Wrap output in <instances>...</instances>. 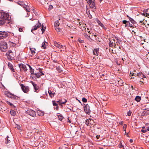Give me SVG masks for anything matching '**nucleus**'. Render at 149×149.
Listing matches in <instances>:
<instances>
[{
    "mask_svg": "<svg viewBox=\"0 0 149 149\" xmlns=\"http://www.w3.org/2000/svg\"><path fill=\"white\" fill-rule=\"evenodd\" d=\"M127 17H128L130 21L131 22V23L132 24H134L135 23V21L132 18L130 17L128 15H127Z\"/></svg>",
    "mask_w": 149,
    "mask_h": 149,
    "instance_id": "5701e85b",
    "label": "nucleus"
},
{
    "mask_svg": "<svg viewBox=\"0 0 149 149\" xmlns=\"http://www.w3.org/2000/svg\"><path fill=\"white\" fill-rule=\"evenodd\" d=\"M34 74L38 78H39L40 77V74H39L38 73H36Z\"/></svg>",
    "mask_w": 149,
    "mask_h": 149,
    "instance_id": "ea45409f",
    "label": "nucleus"
},
{
    "mask_svg": "<svg viewBox=\"0 0 149 149\" xmlns=\"http://www.w3.org/2000/svg\"><path fill=\"white\" fill-rule=\"evenodd\" d=\"M94 2V0H88L87 1V2L89 4H91L92 3Z\"/></svg>",
    "mask_w": 149,
    "mask_h": 149,
    "instance_id": "58836bf2",
    "label": "nucleus"
},
{
    "mask_svg": "<svg viewBox=\"0 0 149 149\" xmlns=\"http://www.w3.org/2000/svg\"><path fill=\"white\" fill-rule=\"evenodd\" d=\"M26 113L33 117H35L36 116L35 112L31 110H28L26 111Z\"/></svg>",
    "mask_w": 149,
    "mask_h": 149,
    "instance_id": "39448f33",
    "label": "nucleus"
},
{
    "mask_svg": "<svg viewBox=\"0 0 149 149\" xmlns=\"http://www.w3.org/2000/svg\"><path fill=\"white\" fill-rule=\"evenodd\" d=\"M131 112L130 111H128L127 113V115L129 116H130V115H131Z\"/></svg>",
    "mask_w": 149,
    "mask_h": 149,
    "instance_id": "09e8293b",
    "label": "nucleus"
},
{
    "mask_svg": "<svg viewBox=\"0 0 149 149\" xmlns=\"http://www.w3.org/2000/svg\"><path fill=\"white\" fill-rule=\"evenodd\" d=\"M90 118H89V119H87L86 120V122H85V124L87 125V126H88L90 124Z\"/></svg>",
    "mask_w": 149,
    "mask_h": 149,
    "instance_id": "7c9ffc66",
    "label": "nucleus"
},
{
    "mask_svg": "<svg viewBox=\"0 0 149 149\" xmlns=\"http://www.w3.org/2000/svg\"><path fill=\"white\" fill-rule=\"evenodd\" d=\"M145 19L142 16L140 17L137 20V21L139 22L138 23H141L144 21Z\"/></svg>",
    "mask_w": 149,
    "mask_h": 149,
    "instance_id": "f8f14e48",
    "label": "nucleus"
},
{
    "mask_svg": "<svg viewBox=\"0 0 149 149\" xmlns=\"http://www.w3.org/2000/svg\"><path fill=\"white\" fill-rule=\"evenodd\" d=\"M7 103L8 104L10 105V106L12 107L13 109L15 107V106H14L12 103H11L10 102L8 101L7 102Z\"/></svg>",
    "mask_w": 149,
    "mask_h": 149,
    "instance_id": "2f4dec72",
    "label": "nucleus"
},
{
    "mask_svg": "<svg viewBox=\"0 0 149 149\" xmlns=\"http://www.w3.org/2000/svg\"><path fill=\"white\" fill-rule=\"evenodd\" d=\"M53 8V6L52 5H50L49 6V10H51Z\"/></svg>",
    "mask_w": 149,
    "mask_h": 149,
    "instance_id": "603ef678",
    "label": "nucleus"
},
{
    "mask_svg": "<svg viewBox=\"0 0 149 149\" xmlns=\"http://www.w3.org/2000/svg\"><path fill=\"white\" fill-rule=\"evenodd\" d=\"M38 115L40 116H42L44 115V113L43 112H42L40 111H38Z\"/></svg>",
    "mask_w": 149,
    "mask_h": 149,
    "instance_id": "a878e982",
    "label": "nucleus"
},
{
    "mask_svg": "<svg viewBox=\"0 0 149 149\" xmlns=\"http://www.w3.org/2000/svg\"><path fill=\"white\" fill-rule=\"evenodd\" d=\"M135 100L137 102H139L141 100V97L139 96H137L135 98Z\"/></svg>",
    "mask_w": 149,
    "mask_h": 149,
    "instance_id": "bb28decb",
    "label": "nucleus"
},
{
    "mask_svg": "<svg viewBox=\"0 0 149 149\" xmlns=\"http://www.w3.org/2000/svg\"><path fill=\"white\" fill-rule=\"evenodd\" d=\"M78 40L80 43H83L84 42L83 40H81L80 38H78Z\"/></svg>",
    "mask_w": 149,
    "mask_h": 149,
    "instance_id": "49530a36",
    "label": "nucleus"
},
{
    "mask_svg": "<svg viewBox=\"0 0 149 149\" xmlns=\"http://www.w3.org/2000/svg\"><path fill=\"white\" fill-rule=\"evenodd\" d=\"M84 36L86 38L88 39H89L90 38V35L88 36L87 35L86 33H84Z\"/></svg>",
    "mask_w": 149,
    "mask_h": 149,
    "instance_id": "473e14b6",
    "label": "nucleus"
},
{
    "mask_svg": "<svg viewBox=\"0 0 149 149\" xmlns=\"http://www.w3.org/2000/svg\"><path fill=\"white\" fill-rule=\"evenodd\" d=\"M147 131H149V128H148L145 130H141V132H142L143 133H145Z\"/></svg>",
    "mask_w": 149,
    "mask_h": 149,
    "instance_id": "72a5a7b5",
    "label": "nucleus"
},
{
    "mask_svg": "<svg viewBox=\"0 0 149 149\" xmlns=\"http://www.w3.org/2000/svg\"><path fill=\"white\" fill-rule=\"evenodd\" d=\"M131 88H132V89H133V86H131Z\"/></svg>",
    "mask_w": 149,
    "mask_h": 149,
    "instance_id": "338daca9",
    "label": "nucleus"
},
{
    "mask_svg": "<svg viewBox=\"0 0 149 149\" xmlns=\"http://www.w3.org/2000/svg\"><path fill=\"white\" fill-rule=\"evenodd\" d=\"M61 30V29L60 28H57V29H56V30L58 32H60Z\"/></svg>",
    "mask_w": 149,
    "mask_h": 149,
    "instance_id": "de8ad7c7",
    "label": "nucleus"
},
{
    "mask_svg": "<svg viewBox=\"0 0 149 149\" xmlns=\"http://www.w3.org/2000/svg\"><path fill=\"white\" fill-rule=\"evenodd\" d=\"M53 104L54 106H57V104L55 102V101H53Z\"/></svg>",
    "mask_w": 149,
    "mask_h": 149,
    "instance_id": "3c124183",
    "label": "nucleus"
},
{
    "mask_svg": "<svg viewBox=\"0 0 149 149\" xmlns=\"http://www.w3.org/2000/svg\"><path fill=\"white\" fill-rule=\"evenodd\" d=\"M26 10V11L27 12H30V10L29 8H27L25 7L24 6L23 7Z\"/></svg>",
    "mask_w": 149,
    "mask_h": 149,
    "instance_id": "37998d69",
    "label": "nucleus"
},
{
    "mask_svg": "<svg viewBox=\"0 0 149 149\" xmlns=\"http://www.w3.org/2000/svg\"><path fill=\"white\" fill-rule=\"evenodd\" d=\"M46 29V27H45L44 28V27L43 26V25H42V26L41 28V31H42V33L44 32L45 31V29Z\"/></svg>",
    "mask_w": 149,
    "mask_h": 149,
    "instance_id": "c9c22d12",
    "label": "nucleus"
},
{
    "mask_svg": "<svg viewBox=\"0 0 149 149\" xmlns=\"http://www.w3.org/2000/svg\"><path fill=\"white\" fill-rule=\"evenodd\" d=\"M99 53L98 49H95L93 51V54L96 56H98Z\"/></svg>",
    "mask_w": 149,
    "mask_h": 149,
    "instance_id": "2eb2a0df",
    "label": "nucleus"
},
{
    "mask_svg": "<svg viewBox=\"0 0 149 149\" xmlns=\"http://www.w3.org/2000/svg\"><path fill=\"white\" fill-rule=\"evenodd\" d=\"M30 49L31 50V54H33L36 53L35 51L36 49H35L33 48H30Z\"/></svg>",
    "mask_w": 149,
    "mask_h": 149,
    "instance_id": "cd10ccee",
    "label": "nucleus"
},
{
    "mask_svg": "<svg viewBox=\"0 0 149 149\" xmlns=\"http://www.w3.org/2000/svg\"><path fill=\"white\" fill-rule=\"evenodd\" d=\"M82 101L84 102H86L87 101V99L84 97H83L82 98Z\"/></svg>",
    "mask_w": 149,
    "mask_h": 149,
    "instance_id": "a18cd8bd",
    "label": "nucleus"
},
{
    "mask_svg": "<svg viewBox=\"0 0 149 149\" xmlns=\"http://www.w3.org/2000/svg\"><path fill=\"white\" fill-rule=\"evenodd\" d=\"M116 44L115 42V40L114 39H112L110 40L109 43V46L111 47H115Z\"/></svg>",
    "mask_w": 149,
    "mask_h": 149,
    "instance_id": "9d476101",
    "label": "nucleus"
},
{
    "mask_svg": "<svg viewBox=\"0 0 149 149\" xmlns=\"http://www.w3.org/2000/svg\"><path fill=\"white\" fill-rule=\"evenodd\" d=\"M64 100L65 101L63 102L62 100H59L57 101V102H58L60 105H61L62 104H65L67 101V100Z\"/></svg>",
    "mask_w": 149,
    "mask_h": 149,
    "instance_id": "4be33fe9",
    "label": "nucleus"
},
{
    "mask_svg": "<svg viewBox=\"0 0 149 149\" xmlns=\"http://www.w3.org/2000/svg\"><path fill=\"white\" fill-rule=\"evenodd\" d=\"M21 88L23 91L26 93H27L29 91V87L28 86H25L24 85L21 84Z\"/></svg>",
    "mask_w": 149,
    "mask_h": 149,
    "instance_id": "0eeeda50",
    "label": "nucleus"
},
{
    "mask_svg": "<svg viewBox=\"0 0 149 149\" xmlns=\"http://www.w3.org/2000/svg\"><path fill=\"white\" fill-rule=\"evenodd\" d=\"M143 15H144V16H145V15H146V13H145L144 12V13H143Z\"/></svg>",
    "mask_w": 149,
    "mask_h": 149,
    "instance_id": "0e129e2a",
    "label": "nucleus"
},
{
    "mask_svg": "<svg viewBox=\"0 0 149 149\" xmlns=\"http://www.w3.org/2000/svg\"><path fill=\"white\" fill-rule=\"evenodd\" d=\"M94 120L91 119V118H90V125H93V124L94 123Z\"/></svg>",
    "mask_w": 149,
    "mask_h": 149,
    "instance_id": "e433bc0d",
    "label": "nucleus"
},
{
    "mask_svg": "<svg viewBox=\"0 0 149 149\" xmlns=\"http://www.w3.org/2000/svg\"><path fill=\"white\" fill-rule=\"evenodd\" d=\"M42 70H40V76H41L43 75H44V73H42Z\"/></svg>",
    "mask_w": 149,
    "mask_h": 149,
    "instance_id": "8fccbe9b",
    "label": "nucleus"
},
{
    "mask_svg": "<svg viewBox=\"0 0 149 149\" xmlns=\"http://www.w3.org/2000/svg\"><path fill=\"white\" fill-rule=\"evenodd\" d=\"M146 17H148L149 18V14L147 13H146Z\"/></svg>",
    "mask_w": 149,
    "mask_h": 149,
    "instance_id": "6e6d98bb",
    "label": "nucleus"
},
{
    "mask_svg": "<svg viewBox=\"0 0 149 149\" xmlns=\"http://www.w3.org/2000/svg\"><path fill=\"white\" fill-rule=\"evenodd\" d=\"M98 24L103 29L105 28L104 25L100 21L97 19L96 20Z\"/></svg>",
    "mask_w": 149,
    "mask_h": 149,
    "instance_id": "a211bd4d",
    "label": "nucleus"
},
{
    "mask_svg": "<svg viewBox=\"0 0 149 149\" xmlns=\"http://www.w3.org/2000/svg\"><path fill=\"white\" fill-rule=\"evenodd\" d=\"M54 46H55L56 47L60 49L62 48L63 47L62 45H61L59 44H58L56 42H54Z\"/></svg>",
    "mask_w": 149,
    "mask_h": 149,
    "instance_id": "4468645a",
    "label": "nucleus"
},
{
    "mask_svg": "<svg viewBox=\"0 0 149 149\" xmlns=\"http://www.w3.org/2000/svg\"><path fill=\"white\" fill-rule=\"evenodd\" d=\"M19 32H22L23 31L22 28H19Z\"/></svg>",
    "mask_w": 149,
    "mask_h": 149,
    "instance_id": "5fc2aeb1",
    "label": "nucleus"
},
{
    "mask_svg": "<svg viewBox=\"0 0 149 149\" xmlns=\"http://www.w3.org/2000/svg\"><path fill=\"white\" fill-rule=\"evenodd\" d=\"M143 79V80H142V81L141 80L140 82H142V83H144V79Z\"/></svg>",
    "mask_w": 149,
    "mask_h": 149,
    "instance_id": "13d9d810",
    "label": "nucleus"
},
{
    "mask_svg": "<svg viewBox=\"0 0 149 149\" xmlns=\"http://www.w3.org/2000/svg\"><path fill=\"white\" fill-rule=\"evenodd\" d=\"M27 65L29 68L30 70V72L31 74L32 75L34 74V69H33V68H32L31 67V66L30 65Z\"/></svg>",
    "mask_w": 149,
    "mask_h": 149,
    "instance_id": "6ab92c4d",
    "label": "nucleus"
},
{
    "mask_svg": "<svg viewBox=\"0 0 149 149\" xmlns=\"http://www.w3.org/2000/svg\"><path fill=\"white\" fill-rule=\"evenodd\" d=\"M53 61H54V63H56V60H54Z\"/></svg>",
    "mask_w": 149,
    "mask_h": 149,
    "instance_id": "69168bd1",
    "label": "nucleus"
},
{
    "mask_svg": "<svg viewBox=\"0 0 149 149\" xmlns=\"http://www.w3.org/2000/svg\"><path fill=\"white\" fill-rule=\"evenodd\" d=\"M6 55L8 59L10 60H12V58L15 56V55L10 50H9L7 52Z\"/></svg>",
    "mask_w": 149,
    "mask_h": 149,
    "instance_id": "7ed1b4c3",
    "label": "nucleus"
},
{
    "mask_svg": "<svg viewBox=\"0 0 149 149\" xmlns=\"http://www.w3.org/2000/svg\"><path fill=\"white\" fill-rule=\"evenodd\" d=\"M123 24H126L125 26L126 27L127 25H128V23H129V21L124 20L123 21Z\"/></svg>",
    "mask_w": 149,
    "mask_h": 149,
    "instance_id": "c85d7f7f",
    "label": "nucleus"
},
{
    "mask_svg": "<svg viewBox=\"0 0 149 149\" xmlns=\"http://www.w3.org/2000/svg\"><path fill=\"white\" fill-rule=\"evenodd\" d=\"M9 97L11 98L15 99H17L18 98L17 96L11 94H10V95H9Z\"/></svg>",
    "mask_w": 149,
    "mask_h": 149,
    "instance_id": "f3484780",
    "label": "nucleus"
},
{
    "mask_svg": "<svg viewBox=\"0 0 149 149\" xmlns=\"http://www.w3.org/2000/svg\"><path fill=\"white\" fill-rule=\"evenodd\" d=\"M144 12L145 13H147V12H148V10H144Z\"/></svg>",
    "mask_w": 149,
    "mask_h": 149,
    "instance_id": "052dcab7",
    "label": "nucleus"
},
{
    "mask_svg": "<svg viewBox=\"0 0 149 149\" xmlns=\"http://www.w3.org/2000/svg\"><path fill=\"white\" fill-rule=\"evenodd\" d=\"M8 36V33L5 31H0V40L6 38Z\"/></svg>",
    "mask_w": 149,
    "mask_h": 149,
    "instance_id": "20e7f679",
    "label": "nucleus"
},
{
    "mask_svg": "<svg viewBox=\"0 0 149 149\" xmlns=\"http://www.w3.org/2000/svg\"><path fill=\"white\" fill-rule=\"evenodd\" d=\"M59 24H60L59 23L58 21H56L55 23L54 26H59Z\"/></svg>",
    "mask_w": 149,
    "mask_h": 149,
    "instance_id": "79ce46f5",
    "label": "nucleus"
},
{
    "mask_svg": "<svg viewBox=\"0 0 149 149\" xmlns=\"http://www.w3.org/2000/svg\"><path fill=\"white\" fill-rule=\"evenodd\" d=\"M58 118L60 120H62L63 119V117L62 116H58Z\"/></svg>",
    "mask_w": 149,
    "mask_h": 149,
    "instance_id": "a19ab883",
    "label": "nucleus"
},
{
    "mask_svg": "<svg viewBox=\"0 0 149 149\" xmlns=\"http://www.w3.org/2000/svg\"><path fill=\"white\" fill-rule=\"evenodd\" d=\"M10 113L12 116H14L16 114V111L14 110H11L10 111Z\"/></svg>",
    "mask_w": 149,
    "mask_h": 149,
    "instance_id": "393cba45",
    "label": "nucleus"
},
{
    "mask_svg": "<svg viewBox=\"0 0 149 149\" xmlns=\"http://www.w3.org/2000/svg\"><path fill=\"white\" fill-rule=\"evenodd\" d=\"M142 128L143 129H144V128H145V127H144V126H143V127H142Z\"/></svg>",
    "mask_w": 149,
    "mask_h": 149,
    "instance_id": "774afa93",
    "label": "nucleus"
},
{
    "mask_svg": "<svg viewBox=\"0 0 149 149\" xmlns=\"http://www.w3.org/2000/svg\"><path fill=\"white\" fill-rule=\"evenodd\" d=\"M100 136H98V135H97L96 136V137L97 138V139H99V137Z\"/></svg>",
    "mask_w": 149,
    "mask_h": 149,
    "instance_id": "e2e57ef3",
    "label": "nucleus"
},
{
    "mask_svg": "<svg viewBox=\"0 0 149 149\" xmlns=\"http://www.w3.org/2000/svg\"><path fill=\"white\" fill-rule=\"evenodd\" d=\"M8 66L9 68L11 70V71L14 72L15 70L14 68H13V66L10 63H8Z\"/></svg>",
    "mask_w": 149,
    "mask_h": 149,
    "instance_id": "dca6fc26",
    "label": "nucleus"
},
{
    "mask_svg": "<svg viewBox=\"0 0 149 149\" xmlns=\"http://www.w3.org/2000/svg\"><path fill=\"white\" fill-rule=\"evenodd\" d=\"M42 47H43L44 49H45L46 48L45 45V42H43L42 43Z\"/></svg>",
    "mask_w": 149,
    "mask_h": 149,
    "instance_id": "c03bdc74",
    "label": "nucleus"
},
{
    "mask_svg": "<svg viewBox=\"0 0 149 149\" xmlns=\"http://www.w3.org/2000/svg\"><path fill=\"white\" fill-rule=\"evenodd\" d=\"M136 75L137 76L139 77L140 78H141L142 79H143V78H146V76L144 75L142 72H139L136 74Z\"/></svg>",
    "mask_w": 149,
    "mask_h": 149,
    "instance_id": "ddd939ff",
    "label": "nucleus"
},
{
    "mask_svg": "<svg viewBox=\"0 0 149 149\" xmlns=\"http://www.w3.org/2000/svg\"><path fill=\"white\" fill-rule=\"evenodd\" d=\"M90 106L88 104H86L84 107V110L85 112L88 114H89L91 112Z\"/></svg>",
    "mask_w": 149,
    "mask_h": 149,
    "instance_id": "423d86ee",
    "label": "nucleus"
},
{
    "mask_svg": "<svg viewBox=\"0 0 149 149\" xmlns=\"http://www.w3.org/2000/svg\"><path fill=\"white\" fill-rule=\"evenodd\" d=\"M41 4L43 5H45L48 4L46 0H40Z\"/></svg>",
    "mask_w": 149,
    "mask_h": 149,
    "instance_id": "aec40b11",
    "label": "nucleus"
},
{
    "mask_svg": "<svg viewBox=\"0 0 149 149\" xmlns=\"http://www.w3.org/2000/svg\"><path fill=\"white\" fill-rule=\"evenodd\" d=\"M90 6L91 8H93L94 7H95V4L94 2L92 3L91 4H90Z\"/></svg>",
    "mask_w": 149,
    "mask_h": 149,
    "instance_id": "4c0bfd02",
    "label": "nucleus"
},
{
    "mask_svg": "<svg viewBox=\"0 0 149 149\" xmlns=\"http://www.w3.org/2000/svg\"><path fill=\"white\" fill-rule=\"evenodd\" d=\"M9 15L8 13H2L0 17V25L10 23Z\"/></svg>",
    "mask_w": 149,
    "mask_h": 149,
    "instance_id": "f257e3e1",
    "label": "nucleus"
},
{
    "mask_svg": "<svg viewBox=\"0 0 149 149\" xmlns=\"http://www.w3.org/2000/svg\"><path fill=\"white\" fill-rule=\"evenodd\" d=\"M19 67L21 70H23L25 72L27 70V68L26 66L22 64H20L19 65Z\"/></svg>",
    "mask_w": 149,
    "mask_h": 149,
    "instance_id": "6e6552de",
    "label": "nucleus"
},
{
    "mask_svg": "<svg viewBox=\"0 0 149 149\" xmlns=\"http://www.w3.org/2000/svg\"><path fill=\"white\" fill-rule=\"evenodd\" d=\"M7 44L6 42H1L0 43V49L2 52H6L7 49Z\"/></svg>",
    "mask_w": 149,
    "mask_h": 149,
    "instance_id": "f03ea898",
    "label": "nucleus"
},
{
    "mask_svg": "<svg viewBox=\"0 0 149 149\" xmlns=\"http://www.w3.org/2000/svg\"><path fill=\"white\" fill-rule=\"evenodd\" d=\"M48 93L50 96L51 97H53L54 95L55 94V93H52L50 90H49L48 91Z\"/></svg>",
    "mask_w": 149,
    "mask_h": 149,
    "instance_id": "412c9836",
    "label": "nucleus"
},
{
    "mask_svg": "<svg viewBox=\"0 0 149 149\" xmlns=\"http://www.w3.org/2000/svg\"><path fill=\"white\" fill-rule=\"evenodd\" d=\"M41 26V24L38 21V24H37L36 25L33 26V28H32L31 29V32H33V31L36 30L38 28H39Z\"/></svg>",
    "mask_w": 149,
    "mask_h": 149,
    "instance_id": "1a4fd4ad",
    "label": "nucleus"
},
{
    "mask_svg": "<svg viewBox=\"0 0 149 149\" xmlns=\"http://www.w3.org/2000/svg\"><path fill=\"white\" fill-rule=\"evenodd\" d=\"M128 24L129 25V26H130V27H133L132 25V24H130L129 22V23H128Z\"/></svg>",
    "mask_w": 149,
    "mask_h": 149,
    "instance_id": "864d4df0",
    "label": "nucleus"
},
{
    "mask_svg": "<svg viewBox=\"0 0 149 149\" xmlns=\"http://www.w3.org/2000/svg\"><path fill=\"white\" fill-rule=\"evenodd\" d=\"M55 26V29H57V28H60L59 27V26Z\"/></svg>",
    "mask_w": 149,
    "mask_h": 149,
    "instance_id": "4d7b16f0",
    "label": "nucleus"
},
{
    "mask_svg": "<svg viewBox=\"0 0 149 149\" xmlns=\"http://www.w3.org/2000/svg\"><path fill=\"white\" fill-rule=\"evenodd\" d=\"M8 138L9 137L7 136V137L6 138V141L5 142V143L6 144H8L10 143V140L8 139Z\"/></svg>",
    "mask_w": 149,
    "mask_h": 149,
    "instance_id": "b1692460",
    "label": "nucleus"
},
{
    "mask_svg": "<svg viewBox=\"0 0 149 149\" xmlns=\"http://www.w3.org/2000/svg\"><path fill=\"white\" fill-rule=\"evenodd\" d=\"M142 23H143V24H144V25H145L146 24V22L145 23V22H142Z\"/></svg>",
    "mask_w": 149,
    "mask_h": 149,
    "instance_id": "680f3d73",
    "label": "nucleus"
},
{
    "mask_svg": "<svg viewBox=\"0 0 149 149\" xmlns=\"http://www.w3.org/2000/svg\"><path fill=\"white\" fill-rule=\"evenodd\" d=\"M17 3L20 6H23L24 5V2L23 1H19L17 2Z\"/></svg>",
    "mask_w": 149,
    "mask_h": 149,
    "instance_id": "c756f323",
    "label": "nucleus"
},
{
    "mask_svg": "<svg viewBox=\"0 0 149 149\" xmlns=\"http://www.w3.org/2000/svg\"><path fill=\"white\" fill-rule=\"evenodd\" d=\"M31 83L33 84L34 87V89L35 90V91L36 92H38L37 91L39 89V86L37 84H35L33 81H31Z\"/></svg>",
    "mask_w": 149,
    "mask_h": 149,
    "instance_id": "9b49d317",
    "label": "nucleus"
},
{
    "mask_svg": "<svg viewBox=\"0 0 149 149\" xmlns=\"http://www.w3.org/2000/svg\"><path fill=\"white\" fill-rule=\"evenodd\" d=\"M130 143H132L133 142V140L132 139H130Z\"/></svg>",
    "mask_w": 149,
    "mask_h": 149,
    "instance_id": "bf43d9fd",
    "label": "nucleus"
},
{
    "mask_svg": "<svg viewBox=\"0 0 149 149\" xmlns=\"http://www.w3.org/2000/svg\"><path fill=\"white\" fill-rule=\"evenodd\" d=\"M56 69L59 73H61V72L62 70L59 67H57L56 68Z\"/></svg>",
    "mask_w": 149,
    "mask_h": 149,
    "instance_id": "f704fd0d",
    "label": "nucleus"
}]
</instances>
